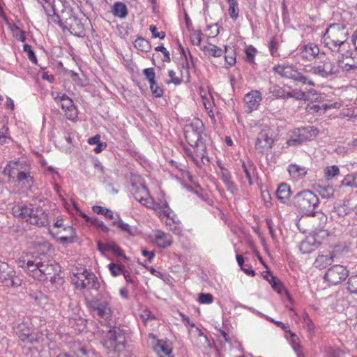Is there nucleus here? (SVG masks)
Listing matches in <instances>:
<instances>
[{"label": "nucleus", "mask_w": 357, "mask_h": 357, "mask_svg": "<svg viewBox=\"0 0 357 357\" xmlns=\"http://www.w3.org/2000/svg\"><path fill=\"white\" fill-rule=\"evenodd\" d=\"M103 345L109 357H117L126 348V337L123 331L118 327L109 329Z\"/></svg>", "instance_id": "6"}, {"label": "nucleus", "mask_w": 357, "mask_h": 357, "mask_svg": "<svg viewBox=\"0 0 357 357\" xmlns=\"http://www.w3.org/2000/svg\"><path fill=\"white\" fill-rule=\"evenodd\" d=\"M10 139L9 137V130L7 127L3 126L0 128V144H4L8 143Z\"/></svg>", "instance_id": "49"}, {"label": "nucleus", "mask_w": 357, "mask_h": 357, "mask_svg": "<svg viewBox=\"0 0 357 357\" xmlns=\"http://www.w3.org/2000/svg\"><path fill=\"white\" fill-rule=\"evenodd\" d=\"M62 109L65 112L66 116L69 120H74L77 116V111L73 101L66 94L61 96V101L59 102Z\"/></svg>", "instance_id": "19"}, {"label": "nucleus", "mask_w": 357, "mask_h": 357, "mask_svg": "<svg viewBox=\"0 0 357 357\" xmlns=\"http://www.w3.org/2000/svg\"><path fill=\"white\" fill-rule=\"evenodd\" d=\"M291 195V188L286 183H280L276 190V197L281 203H286Z\"/></svg>", "instance_id": "28"}, {"label": "nucleus", "mask_w": 357, "mask_h": 357, "mask_svg": "<svg viewBox=\"0 0 357 357\" xmlns=\"http://www.w3.org/2000/svg\"><path fill=\"white\" fill-rule=\"evenodd\" d=\"M242 168L243 169V172L245 174L246 178L248 180L249 184L252 185V178L255 175L256 173V167L255 165L250 162L248 161L247 162L242 161Z\"/></svg>", "instance_id": "31"}, {"label": "nucleus", "mask_w": 357, "mask_h": 357, "mask_svg": "<svg viewBox=\"0 0 357 357\" xmlns=\"http://www.w3.org/2000/svg\"><path fill=\"white\" fill-rule=\"evenodd\" d=\"M303 70L305 73H312L321 77H327L338 73L337 66L328 58L313 66H306Z\"/></svg>", "instance_id": "9"}, {"label": "nucleus", "mask_w": 357, "mask_h": 357, "mask_svg": "<svg viewBox=\"0 0 357 357\" xmlns=\"http://www.w3.org/2000/svg\"><path fill=\"white\" fill-rule=\"evenodd\" d=\"M3 174L8 177L9 183H17L22 187L29 188L34 183L31 166L25 161H10L5 167Z\"/></svg>", "instance_id": "3"}, {"label": "nucleus", "mask_w": 357, "mask_h": 357, "mask_svg": "<svg viewBox=\"0 0 357 357\" xmlns=\"http://www.w3.org/2000/svg\"><path fill=\"white\" fill-rule=\"evenodd\" d=\"M256 52H257V50L255 47H253L252 46L248 47L245 50L247 61L250 63H253Z\"/></svg>", "instance_id": "56"}, {"label": "nucleus", "mask_w": 357, "mask_h": 357, "mask_svg": "<svg viewBox=\"0 0 357 357\" xmlns=\"http://www.w3.org/2000/svg\"><path fill=\"white\" fill-rule=\"evenodd\" d=\"M175 72L173 70H169L168 72L170 79L167 82L168 84L173 83L175 85H179L182 83V79L176 77Z\"/></svg>", "instance_id": "58"}, {"label": "nucleus", "mask_w": 357, "mask_h": 357, "mask_svg": "<svg viewBox=\"0 0 357 357\" xmlns=\"http://www.w3.org/2000/svg\"><path fill=\"white\" fill-rule=\"evenodd\" d=\"M65 230H67L69 232L68 236H60L59 237L60 241L63 243H71L73 242L74 236H75V229L73 227L69 226L65 227Z\"/></svg>", "instance_id": "44"}, {"label": "nucleus", "mask_w": 357, "mask_h": 357, "mask_svg": "<svg viewBox=\"0 0 357 357\" xmlns=\"http://www.w3.org/2000/svg\"><path fill=\"white\" fill-rule=\"evenodd\" d=\"M17 264L29 275L40 281L54 278L60 268L41 246L22 255L17 259Z\"/></svg>", "instance_id": "1"}, {"label": "nucleus", "mask_w": 357, "mask_h": 357, "mask_svg": "<svg viewBox=\"0 0 357 357\" xmlns=\"http://www.w3.org/2000/svg\"><path fill=\"white\" fill-rule=\"evenodd\" d=\"M76 210L77 214L82 217L87 223L90 224L91 225L95 226L96 227H97L98 229L103 232H108L109 231V227L107 225H105L102 221L100 220L97 218L88 216L86 214H85L78 208H76Z\"/></svg>", "instance_id": "25"}, {"label": "nucleus", "mask_w": 357, "mask_h": 357, "mask_svg": "<svg viewBox=\"0 0 357 357\" xmlns=\"http://www.w3.org/2000/svg\"><path fill=\"white\" fill-rule=\"evenodd\" d=\"M184 153L186 157L189 158L192 161L195 162L197 166H200V164L199 162V160L196 158L195 156V154L192 153V151L186 147L183 148Z\"/></svg>", "instance_id": "62"}, {"label": "nucleus", "mask_w": 357, "mask_h": 357, "mask_svg": "<svg viewBox=\"0 0 357 357\" xmlns=\"http://www.w3.org/2000/svg\"><path fill=\"white\" fill-rule=\"evenodd\" d=\"M69 20L70 21L68 28L70 32L76 36L84 37L85 36V29L82 21L74 15H72Z\"/></svg>", "instance_id": "21"}, {"label": "nucleus", "mask_w": 357, "mask_h": 357, "mask_svg": "<svg viewBox=\"0 0 357 357\" xmlns=\"http://www.w3.org/2000/svg\"><path fill=\"white\" fill-rule=\"evenodd\" d=\"M273 70L281 77L292 79L297 83L307 84L311 86L315 85L314 82L307 75L299 72L293 64L284 62L275 65Z\"/></svg>", "instance_id": "7"}, {"label": "nucleus", "mask_w": 357, "mask_h": 357, "mask_svg": "<svg viewBox=\"0 0 357 357\" xmlns=\"http://www.w3.org/2000/svg\"><path fill=\"white\" fill-rule=\"evenodd\" d=\"M139 192L141 194L140 196L138 195V192L134 195L135 199L142 205L148 208H152L153 200L151 197H149L147 188L144 185H142Z\"/></svg>", "instance_id": "27"}, {"label": "nucleus", "mask_w": 357, "mask_h": 357, "mask_svg": "<svg viewBox=\"0 0 357 357\" xmlns=\"http://www.w3.org/2000/svg\"><path fill=\"white\" fill-rule=\"evenodd\" d=\"M348 33L345 28L339 24H332L326 30L322 42L332 52L340 53L342 58L350 57L351 53L348 50Z\"/></svg>", "instance_id": "2"}, {"label": "nucleus", "mask_w": 357, "mask_h": 357, "mask_svg": "<svg viewBox=\"0 0 357 357\" xmlns=\"http://www.w3.org/2000/svg\"><path fill=\"white\" fill-rule=\"evenodd\" d=\"M294 204L300 213L314 216L319 205V199L312 191L304 190L294 197Z\"/></svg>", "instance_id": "5"}, {"label": "nucleus", "mask_w": 357, "mask_h": 357, "mask_svg": "<svg viewBox=\"0 0 357 357\" xmlns=\"http://www.w3.org/2000/svg\"><path fill=\"white\" fill-rule=\"evenodd\" d=\"M73 280L77 289H98L100 287V283L96 275L92 273H89L86 270L84 271L82 273L75 275Z\"/></svg>", "instance_id": "14"}, {"label": "nucleus", "mask_w": 357, "mask_h": 357, "mask_svg": "<svg viewBox=\"0 0 357 357\" xmlns=\"http://www.w3.org/2000/svg\"><path fill=\"white\" fill-rule=\"evenodd\" d=\"M150 89L154 97L160 98L163 96L164 91L162 88L156 83V82L150 84Z\"/></svg>", "instance_id": "47"}, {"label": "nucleus", "mask_w": 357, "mask_h": 357, "mask_svg": "<svg viewBox=\"0 0 357 357\" xmlns=\"http://www.w3.org/2000/svg\"><path fill=\"white\" fill-rule=\"evenodd\" d=\"M273 143V132L268 127L265 126L257 135L255 148L259 153H262L271 149Z\"/></svg>", "instance_id": "13"}, {"label": "nucleus", "mask_w": 357, "mask_h": 357, "mask_svg": "<svg viewBox=\"0 0 357 357\" xmlns=\"http://www.w3.org/2000/svg\"><path fill=\"white\" fill-rule=\"evenodd\" d=\"M340 186L357 188L356 174H348L341 181Z\"/></svg>", "instance_id": "40"}, {"label": "nucleus", "mask_w": 357, "mask_h": 357, "mask_svg": "<svg viewBox=\"0 0 357 357\" xmlns=\"http://www.w3.org/2000/svg\"><path fill=\"white\" fill-rule=\"evenodd\" d=\"M155 241L159 248H165L172 244L173 240L170 234L158 231L155 235Z\"/></svg>", "instance_id": "26"}, {"label": "nucleus", "mask_w": 357, "mask_h": 357, "mask_svg": "<svg viewBox=\"0 0 357 357\" xmlns=\"http://www.w3.org/2000/svg\"><path fill=\"white\" fill-rule=\"evenodd\" d=\"M278 47H279L278 43L276 42L273 38H271V40H270L269 44H268V48H269L271 54L273 56L275 57V56H280V54L278 53Z\"/></svg>", "instance_id": "51"}, {"label": "nucleus", "mask_w": 357, "mask_h": 357, "mask_svg": "<svg viewBox=\"0 0 357 357\" xmlns=\"http://www.w3.org/2000/svg\"><path fill=\"white\" fill-rule=\"evenodd\" d=\"M92 210L94 213H96L97 214L103 215L104 216H105L106 218H107L109 219L114 218L113 212H112V211H111L109 208L96 205L92 207Z\"/></svg>", "instance_id": "38"}, {"label": "nucleus", "mask_w": 357, "mask_h": 357, "mask_svg": "<svg viewBox=\"0 0 357 357\" xmlns=\"http://www.w3.org/2000/svg\"><path fill=\"white\" fill-rule=\"evenodd\" d=\"M273 96L276 98H281L284 100L288 99L287 94L288 91H286L283 88L278 87L275 89L273 92Z\"/></svg>", "instance_id": "54"}, {"label": "nucleus", "mask_w": 357, "mask_h": 357, "mask_svg": "<svg viewBox=\"0 0 357 357\" xmlns=\"http://www.w3.org/2000/svg\"><path fill=\"white\" fill-rule=\"evenodd\" d=\"M324 173L325 178L327 180H331L340 174V169L337 165L329 166L324 169Z\"/></svg>", "instance_id": "39"}, {"label": "nucleus", "mask_w": 357, "mask_h": 357, "mask_svg": "<svg viewBox=\"0 0 357 357\" xmlns=\"http://www.w3.org/2000/svg\"><path fill=\"white\" fill-rule=\"evenodd\" d=\"M227 3L229 4V17L234 20L236 21L238 17L239 9L238 7V0H227Z\"/></svg>", "instance_id": "35"}, {"label": "nucleus", "mask_w": 357, "mask_h": 357, "mask_svg": "<svg viewBox=\"0 0 357 357\" xmlns=\"http://www.w3.org/2000/svg\"><path fill=\"white\" fill-rule=\"evenodd\" d=\"M204 52L214 57H220L222 55V50L219 47L210 44L208 46L204 47Z\"/></svg>", "instance_id": "36"}, {"label": "nucleus", "mask_w": 357, "mask_h": 357, "mask_svg": "<svg viewBox=\"0 0 357 357\" xmlns=\"http://www.w3.org/2000/svg\"><path fill=\"white\" fill-rule=\"evenodd\" d=\"M328 233L326 230H321L315 236H310L305 238L300 245V250L303 254H309L315 250L321 244L319 241L320 237L328 236Z\"/></svg>", "instance_id": "16"}, {"label": "nucleus", "mask_w": 357, "mask_h": 357, "mask_svg": "<svg viewBox=\"0 0 357 357\" xmlns=\"http://www.w3.org/2000/svg\"><path fill=\"white\" fill-rule=\"evenodd\" d=\"M113 14L120 18H125L128 15L126 5L122 2H116L113 6Z\"/></svg>", "instance_id": "33"}, {"label": "nucleus", "mask_w": 357, "mask_h": 357, "mask_svg": "<svg viewBox=\"0 0 357 357\" xmlns=\"http://www.w3.org/2000/svg\"><path fill=\"white\" fill-rule=\"evenodd\" d=\"M16 335L24 342L33 344L40 341L38 334L31 332L28 322L22 321L13 327Z\"/></svg>", "instance_id": "15"}, {"label": "nucleus", "mask_w": 357, "mask_h": 357, "mask_svg": "<svg viewBox=\"0 0 357 357\" xmlns=\"http://www.w3.org/2000/svg\"><path fill=\"white\" fill-rule=\"evenodd\" d=\"M303 322L305 324V325L307 326V329L309 331L314 330V325L312 319L310 318V317L308 316V314L307 313L303 314Z\"/></svg>", "instance_id": "64"}, {"label": "nucleus", "mask_w": 357, "mask_h": 357, "mask_svg": "<svg viewBox=\"0 0 357 357\" xmlns=\"http://www.w3.org/2000/svg\"><path fill=\"white\" fill-rule=\"evenodd\" d=\"M347 284L349 292L357 294V275L351 276Z\"/></svg>", "instance_id": "45"}, {"label": "nucleus", "mask_w": 357, "mask_h": 357, "mask_svg": "<svg viewBox=\"0 0 357 357\" xmlns=\"http://www.w3.org/2000/svg\"><path fill=\"white\" fill-rule=\"evenodd\" d=\"M333 188L331 186L323 188L320 191V193L324 198H328L331 197L333 195Z\"/></svg>", "instance_id": "63"}, {"label": "nucleus", "mask_w": 357, "mask_h": 357, "mask_svg": "<svg viewBox=\"0 0 357 357\" xmlns=\"http://www.w3.org/2000/svg\"><path fill=\"white\" fill-rule=\"evenodd\" d=\"M262 100V94L259 90H252L245 95L244 102L245 112L251 113L258 109Z\"/></svg>", "instance_id": "18"}, {"label": "nucleus", "mask_w": 357, "mask_h": 357, "mask_svg": "<svg viewBox=\"0 0 357 357\" xmlns=\"http://www.w3.org/2000/svg\"><path fill=\"white\" fill-rule=\"evenodd\" d=\"M335 257L333 251L319 255L315 259L314 266L319 269L326 268L333 262Z\"/></svg>", "instance_id": "24"}, {"label": "nucleus", "mask_w": 357, "mask_h": 357, "mask_svg": "<svg viewBox=\"0 0 357 357\" xmlns=\"http://www.w3.org/2000/svg\"><path fill=\"white\" fill-rule=\"evenodd\" d=\"M319 130L313 126L302 127L295 129L287 140L289 146H297L309 140L312 136H316Z\"/></svg>", "instance_id": "11"}, {"label": "nucleus", "mask_w": 357, "mask_h": 357, "mask_svg": "<svg viewBox=\"0 0 357 357\" xmlns=\"http://www.w3.org/2000/svg\"><path fill=\"white\" fill-rule=\"evenodd\" d=\"M155 50L157 52H161V54H164V61L170 62L171 59L169 52L162 45L156 47Z\"/></svg>", "instance_id": "57"}, {"label": "nucleus", "mask_w": 357, "mask_h": 357, "mask_svg": "<svg viewBox=\"0 0 357 357\" xmlns=\"http://www.w3.org/2000/svg\"><path fill=\"white\" fill-rule=\"evenodd\" d=\"M98 249L101 251H112L114 253L119 256L122 255L121 249L115 243H106L102 244L101 243H98Z\"/></svg>", "instance_id": "34"}, {"label": "nucleus", "mask_w": 357, "mask_h": 357, "mask_svg": "<svg viewBox=\"0 0 357 357\" xmlns=\"http://www.w3.org/2000/svg\"><path fill=\"white\" fill-rule=\"evenodd\" d=\"M341 104L339 102H334L333 104H323L319 106L314 104L313 102L307 104L306 106V111L310 114H319V115L324 114L326 110L332 108H340Z\"/></svg>", "instance_id": "22"}, {"label": "nucleus", "mask_w": 357, "mask_h": 357, "mask_svg": "<svg viewBox=\"0 0 357 357\" xmlns=\"http://www.w3.org/2000/svg\"><path fill=\"white\" fill-rule=\"evenodd\" d=\"M194 149L195 156L198 160L201 159L202 163L204 165H208L210 163V159L206 155V146L205 144V139L197 142V143H193L190 144Z\"/></svg>", "instance_id": "20"}, {"label": "nucleus", "mask_w": 357, "mask_h": 357, "mask_svg": "<svg viewBox=\"0 0 357 357\" xmlns=\"http://www.w3.org/2000/svg\"><path fill=\"white\" fill-rule=\"evenodd\" d=\"M202 33L200 30L195 31L190 36V40L194 45H199L202 41Z\"/></svg>", "instance_id": "55"}, {"label": "nucleus", "mask_w": 357, "mask_h": 357, "mask_svg": "<svg viewBox=\"0 0 357 357\" xmlns=\"http://www.w3.org/2000/svg\"><path fill=\"white\" fill-rule=\"evenodd\" d=\"M220 178L226 185L227 190L234 194L236 191V187L231 180V174L228 169L221 168Z\"/></svg>", "instance_id": "29"}, {"label": "nucleus", "mask_w": 357, "mask_h": 357, "mask_svg": "<svg viewBox=\"0 0 357 357\" xmlns=\"http://www.w3.org/2000/svg\"><path fill=\"white\" fill-rule=\"evenodd\" d=\"M320 50L317 45L308 43L301 48V54L303 59L312 61L319 54Z\"/></svg>", "instance_id": "23"}, {"label": "nucleus", "mask_w": 357, "mask_h": 357, "mask_svg": "<svg viewBox=\"0 0 357 357\" xmlns=\"http://www.w3.org/2000/svg\"><path fill=\"white\" fill-rule=\"evenodd\" d=\"M149 30L154 38H158L160 39H164L165 37V33L164 31L158 32L157 28L155 25H151Z\"/></svg>", "instance_id": "59"}, {"label": "nucleus", "mask_w": 357, "mask_h": 357, "mask_svg": "<svg viewBox=\"0 0 357 357\" xmlns=\"http://www.w3.org/2000/svg\"><path fill=\"white\" fill-rule=\"evenodd\" d=\"M337 63L338 68H340L345 71L357 69V66L355 63H344L340 59H337Z\"/></svg>", "instance_id": "53"}, {"label": "nucleus", "mask_w": 357, "mask_h": 357, "mask_svg": "<svg viewBox=\"0 0 357 357\" xmlns=\"http://www.w3.org/2000/svg\"><path fill=\"white\" fill-rule=\"evenodd\" d=\"M108 268L110 271L112 275L114 277L123 274V272L125 270V267L123 265H119L115 263H110L108 265Z\"/></svg>", "instance_id": "43"}, {"label": "nucleus", "mask_w": 357, "mask_h": 357, "mask_svg": "<svg viewBox=\"0 0 357 357\" xmlns=\"http://www.w3.org/2000/svg\"><path fill=\"white\" fill-rule=\"evenodd\" d=\"M135 47L139 51L149 52L151 50V45L149 41L142 37H138L134 42Z\"/></svg>", "instance_id": "32"}, {"label": "nucleus", "mask_w": 357, "mask_h": 357, "mask_svg": "<svg viewBox=\"0 0 357 357\" xmlns=\"http://www.w3.org/2000/svg\"><path fill=\"white\" fill-rule=\"evenodd\" d=\"M47 15L50 16L51 17V20L54 22V23H58L59 24V25L63 27V29H66L67 28V26H62V24H61V20H60V17L59 15L56 14L55 13V11L54 10H52L50 12H48L47 13Z\"/></svg>", "instance_id": "61"}, {"label": "nucleus", "mask_w": 357, "mask_h": 357, "mask_svg": "<svg viewBox=\"0 0 357 357\" xmlns=\"http://www.w3.org/2000/svg\"><path fill=\"white\" fill-rule=\"evenodd\" d=\"M184 132L185 139L189 144L197 143V142L204 139L206 137L204 124L199 119H196L190 124L186 125Z\"/></svg>", "instance_id": "10"}, {"label": "nucleus", "mask_w": 357, "mask_h": 357, "mask_svg": "<svg viewBox=\"0 0 357 357\" xmlns=\"http://www.w3.org/2000/svg\"><path fill=\"white\" fill-rule=\"evenodd\" d=\"M114 225H116L118 227L127 232L130 236H135L136 234V229L132 227L128 224L123 222L121 220L113 222Z\"/></svg>", "instance_id": "37"}, {"label": "nucleus", "mask_w": 357, "mask_h": 357, "mask_svg": "<svg viewBox=\"0 0 357 357\" xmlns=\"http://www.w3.org/2000/svg\"><path fill=\"white\" fill-rule=\"evenodd\" d=\"M271 285L279 294H282L283 291H286L283 284L278 278Z\"/></svg>", "instance_id": "60"}, {"label": "nucleus", "mask_w": 357, "mask_h": 357, "mask_svg": "<svg viewBox=\"0 0 357 357\" xmlns=\"http://www.w3.org/2000/svg\"><path fill=\"white\" fill-rule=\"evenodd\" d=\"M143 74L144 75L146 79L149 81V84L155 82V73L153 68H145L143 70Z\"/></svg>", "instance_id": "50"}, {"label": "nucleus", "mask_w": 357, "mask_h": 357, "mask_svg": "<svg viewBox=\"0 0 357 357\" xmlns=\"http://www.w3.org/2000/svg\"><path fill=\"white\" fill-rule=\"evenodd\" d=\"M77 355L78 357H101L94 350L85 347L80 348Z\"/></svg>", "instance_id": "42"}, {"label": "nucleus", "mask_w": 357, "mask_h": 357, "mask_svg": "<svg viewBox=\"0 0 357 357\" xmlns=\"http://www.w3.org/2000/svg\"><path fill=\"white\" fill-rule=\"evenodd\" d=\"M23 50L27 54V56L29 59V60L32 63L36 64L37 63V58L35 55L34 52L32 50L31 46L28 44H24V47H23Z\"/></svg>", "instance_id": "52"}, {"label": "nucleus", "mask_w": 357, "mask_h": 357, "mask_svg": "<svg viewBox=\"0 0 357 357\" xmlns=\"http://www.w3.org/2000/svg\"><path fill=\"white\" fill-rule=\"evenodd\" d=\"M287 96L288 98H294L298 100L306 99V93L301 90L297 89H294L291 91H288V94Z\"/></svg>", "instance_id": "46"}, {"label": "nucleus", "mask_w": 357, "mask_h": 357, "mask_svg": "<svg viewBox=\"0 0 357 357\" xmlns=\"http://www.w3.org/2000/svg\"><path fill=\"white\" fill-rule=\"evenodd\" d=\"M288 172L291 177L299 178L304 177L307 174V169L304 166L292 163L288 166Z\"/></svg>", "instance_id": "30"}, {"label": "nucleus", "mask_w": 357, "mask_h": 357, "mask_svg": "<svg viewBox=\"0 0 357 357\" xmlns=\"http://www.w3.org/2000/svg\"><path fill=\"white\" fill-rule=\"evenodd\" d=\"M87 303L93 314L97 315L100 319L107 321L111 318L112 310L107 298L98 296L89 300Z\"/></svg>", "instance_id": "8"}, {"label": "nucleus", "mask_w": 357, "mask_h": 357, "mask_svg": "<svg viewBox=\"0 0 357 357\" xmlns=\"http://www.w3.org/2000/svg\"><path fill=\"white\" fill-rule=\"evenodd\" d=\"M347 275V271L343 266L334 265L328 269L324 275V279L331 284H337L344 281Z\"/></svg>", "instance_id": "17"}, {"label": "nucleus", "mask_w": 357, "mask_h": 357, "mask_svg": "<svg viewBox=\"0 0 357 357\" xmlns=\"http://www.w3.org/2000/svg\"><path fill=\"white\" fill-rule=\"evenodd\" d=\"M213 301V296L211 294L201 293L198 297L200 304H211Z\"/></svg>", "instance_id": "48"}, {"label": "nucleus", "mask_w": 357, "mask_h": 357, "mask_svg": "<svg viewBox=\"0 0 357 357\" xmlns=\"http://www.w3.org/2000/svg\"><path fill=\"white\" fill-rule=\"evenodd\" d=\"M164 207H165V209L163 210L164 216H165L167 218H169V220H172L173 222H178V216L170 208V207L167 202H164Z\"/></svg>", "instance_id": "41"}, {"label": "nucleus", "mask_w": 357, "mask_h": 357, "mask_svg": "<svg viewBox=\"0 0 357 357\" xmlns=\"http://www.w3.org/2000/svg\"><path fill=\"white\" fill-rule=\"evenodd\" d=\"M13 213L15 217L31 225L42 227L48 224L47 214L42 208H33L31 205H16L13 208Z\"/></svg>", "instance_id": "4"}, {"label": "nucleus", "mask_w": 357, "mask_h": 357, "mask_svg": "<svg viewBox=\"0 0 357 357\" xmlns=\"http://www.w3.org/2000/svg\"><path fill=\"white\" fill-rule=\"evenodd\" d=\"M0 282L11 287H17L21 284V280L16 275L14 268L1 261H0Z\"/></svg>", "instance_id": "12"}]
</instances>
